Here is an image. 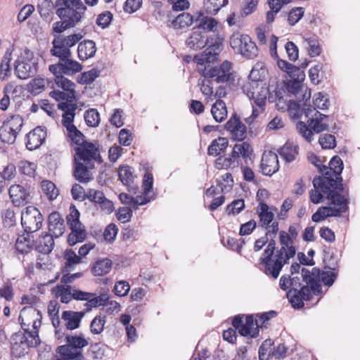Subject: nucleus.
Here are the masks:
<instances>
[{
	"instance_id": "nucleus-12",
	"label": "nucleus",
	"mask_w": 360,
	"mask_h": 360,
	"mask_svg": "<svg viewBox=\"0 0 360 360\" xmlns=\"http://www.w3.org/2000/svg\"><path fill=\"white\" fill-rule=\"evenodd\" d=\"M75 158L80 162L83 161L85 164H94L93 161L101 163L103 161L98 146L91 142L86 141L82 146L75 147Z\"/></svg>"
},
{
	"instance_id": "nucleus-5",
	"label": "nucleus",
	"mask_w": 360,
	"mask_h": 360,
	"mask_svg": "<svg viewBox=\"0 0 360 360\" xmlns=\"http://www.w3.org/2000/svg\"><path fill=\"white\" fill-rule=\"evenodd\" d=\"M290 279L292 288L287 292V297L294 308L301 309L304 307V300H311L314 293L309 285H302L299 276L290 277Z\"/></svg>"
},
{
	"instance_id": "nucleus-27",
	"label": "nucleus",
	"mask_w": 360,
	"mask_h": 360,
	"mask_svg": "<svg viewBox=\"0 0 360 360\" xmlns=\"http://www.w3.org/2000/svg\"><path fill=\"white\" fill-rule=\"evenodd\" d=\"M84 313V311H64L61 318L66 322V328L70 330L78 328Z\"/></svg>"
},
{
	"instance_id": "nucleus-36",
	"label": "nucleus",
	"mask_w": 360,
	"mask_h": 360,
	"mask_svg": "<svg viewBox=\"0 0 360 360\" xmlns=\"http://www.w3.org/2000/svg\"><path fill=\"white\" fill-rule=\"evenodd\" d=\"M112 266V262L110 259L105 258L98 260L91 268L92 274L96 276H101L108 274Z\"/></svg>"
},
{
	"instance_id": "nucleus-11",
	"label": "nucleus",
	"mask_w": 360,
	"mask_h": 360,
	"mask_svg": "<svg viewBox=\"0 0 360 360\" xmlns=\"http://www.w3.org/2000/svg\"><path fill=\"white\" fill-rule=\"evenodd\" d=\"M319 172L321 173L322 176H316L314 178L313 186L314 188H321L323 192V187H329V189L338 190L340 192L344 193V187L340 179H337L333 172L330 170L328 167L323 165L319 168Z\"/></svg>"
},
{
	"instance_id": "nucleus-30",
	"label": "nucleus",
	"mask_w": 360,
	"mask_h": 360,
	"mask_svg": "<svg viewBox=\"0 0 360 360\" xmlns=\"http://www.w3.org/2000/svg\"><path fill=\"white\" fill-rule=\"evenodd\" d=\"M96 52V44L92 40H84L78 45V57L82 60H85L88 58L94 57Z\"/></svg>"
},
{
	"instance_id": "nucleus-14",
	"label": "nucleus",
	"mask_w": 360,
	"mask_h": 360,
	"mask_svg": "<svg viewBox=\"0 0 360 360\" xmlns=\"http://www.w3.org/2000/svg\"><path fill=\"white\" fill-rule=\"evenodd\" d=\"M49 70L53 75H72L82 70V65L72 57L59 60L58 63L49 65Z\"/></svg>"
},
{
	"instance_id": "nucleus-62",
	"label": "nucleus",
	"mask_w": 360,
	"mask_h": 360,
	"mask_svg": "<svg viewBox=\"0 0 360 360\" xmlns=\"http://www.w3.org/2000/svg\"><path fill=\"white\" fill-rule=\"evenodd\" d=\"M99 75L100 70L96 68H92L91 70L82 74L79 82L84 84H89L92 83L96 78L99 76Z\"/></svg>"
},
{
	"instance_id": "nucleus-56",
	"label": "nucleus",
	"mask_w": 360,
	"mask_h": 360,
	"mask_svg": "<svg viewBox=\"0 0 360 360\" xmlns=\"http://www.w3.org/2000/svg\"><path fill=\"white\" fill-rule=\"evenodd\" d=\"M4 124L18 134L23 125V120L20 115H14L7 121L4 122Z\"/></svg>"
},
{
	"instance_id": "nucleus-23",
	"label": "nucleus",
	"mask_w": 360,
	"mask_h": 360,
	"mask_svg": "<svg viewBox=\"0 0 360 360\" xmlns=\"http://www.w3.org/2000/svg\"><path fill=\"white\" fill-rule=\"evenodd\" d=\"M48 221L49 233H51L54 238H58L63 234L65 231L64 220L58 212L51 213Z\"/></svg>"
},
{
	"instance_id": "nucleus-31",
	"label": "nucleus",
	"mask_w": 360,
	"mask_h": 360,
	"mask_svg": "<svg viewBox=\"0 0 360 360\" xmlns=\"http://www.w3.org/2000/svg\"><path fill=\"white\" fill-rule=\"evenodd\" d=\"M278 153L286 162L294 161L299 153V146L292 142L287 141L278 150Z\"/></svg>"
},
{
	"instance_id": "nucleus-47",
	"label": "nucleus",
	"mask_w": 360,
	"mask_h": 360,
	"mask_svg": "<svg viewBox=\"0 0 360 360\" xmlns=\"http://www.w3.org/2000/svg\"><path fill=\"white\" fill-rule=\"evenodd\" d=\"M54 8H56V3L53 4L51 0H38L37 9L43 18L49 16Z\"/></svg>"
},
{
	"instance_id": "nucleus-33",
	"label": "nucleus",
	"mask_w": 360,
	"mask_h": 360,
	"mask_svg": "<svg viewBox=\"0 0 360 360\" xmlns=\"http://www.w3.org/2000/svg\"><path fill=\"white\" fill-rule=\"evenodd\" d=\"M239 334L241 336H248L255 338L259 335V328L257 322H255L253 316L248 315L245 319V323L240 328Z\"/></svg>"
},
{
	"instance_id": "nucleus-19",
	"label": "nucleus",
	"mask_w": 360,
	"mask_h": 360,
	"mask_svg": "<svg viewBox=\"0 0 360 360\" xmlns=\"http://www.w3.org/2000/svg\"><path fill=\"white\" fill-rule=\"evenodd\" d=\"M94 167V164H85L79 161L76 158L74 159L73 176L80 183H88L93 179L90 169Z\"/></svg>"
},
{
	"instance_id": "nucleus-1",
	"label": "nucleus",
	"mask_w": 360,
	"mask_h": 360,
	"mask_svg": "<svg viewBox=\"0 0 360 360\" xmlns=\"http://www.w3.org/2000/svg\"><path fill=\"white\" fill-rule=\"evenodd\" d=\"M56 13L60 19L53 24V33L60 34L75 27L84 18L86 6L81 0H57Z\"/></svg>"
},
{
	"instance_id": "nucleus-60",
	"label": "nucleus",
	"mask_w": 360,
	"mask_h": 360,
	"mask_svg": "<svg viewBox=\"0 0 360 360\" xmlns=\"http://www.w3.org/2000/svg\"><path fill=\"white\" fill-rule=\"evenodd\" d=\"M307 41L309 49V54L311 57H316L320 55L321 49L319 45V42L316 37H309L304 39Z\"/></svg>"
},
{
	"instance_id": "nucleus-28",
	"label": "nucleus",
	"mask_w": 360,
	"mask_h": 360,
	"mask_svg": "<svg viewBox=\"0 0 360 360\" xmlns=\"http://www.w3.org/2000/svg\"><path fill=\"white\" fill-rule=\"evenodd\" d=\"M22 235L18 236L15 241V248L18 252L24 254L28 252L34 245V240L31 232L25 231Z\"/></svg>"
},
{
	"instance_id": "nucleus-17",
	"label": "nucleus",
	"mask_w": 360,
	"mask_h": 360,
	"mask_svg": "<svg viewBox=\"0 0 360 360\" xmlns=\"http://www.w3.org/2000/svg\"><path fill=\"white\" fill-rule=\"evenodd\" d=\"M224 127L226 131L230 132L231 138L234 140L243 141L246 137V126L242 123L240 117L236 113L231 115Z\"/></svg>"
},
{
	"instance_id": "nucleus-44",
	"label": "nucleus",
	"mask_w": 360,
	"mask_h": 360,
	"mask_svg": "<svg viewBox=\"0 0 360 360\" xmlns=\"http://www.w3.org/2000/svg\"><path fill=\"white\" fill-rule=\"evenodd\" d=\"M41 187L43 193L49 200H55L59 194L56 185L50 181H43Z\"/></svg>"
},
{
	"instance_id": "nucleus-8",
	"label": "nucleus",
	"mask_w": 360,
	"mask_h": 360,
	"mask_svg": "<svg viewBox=\"0 0 360 360\" xmlns=\"http://www.w3.org/2000/svg\"><path fill=\"white\" fill-rule=\"evenodd\" d=\"M37 72V63L34 60V53L26 48L15 61V73L21 79L33 77Z\"/></svg>"
},
{
	"instance_id": "nucleus-13",
	"label": "nucleus",
	"mask_w": 360,
	"mask_h": 360,
	"mask_svg": "<svg viewBox=\"0 0 360 360\" xmlns=\"http://www.w3.org/2000/svg\"><path fill=\"white\" fill-rule=\"evenodd\" d=\"M42 316L40 311L33 307H24L19 316L21 327L25 333L30 332V326L32 325L34 330H38L41 326Z\"/></svg>"
},
{
	"instance_id": "nucleus-6",
	"label": "nucleus",
	"mask_w": 360,
	"mask_h": 360,
	"mask_svg": "<svg viewBox=\"0 0 360 360\" xmlns=\"http://www.w3.org/2000/svg\"><path fill=\"white\" fill-rule=\"evenodd\" d=\"M198 68V72L205 79L215 81L217 83L227 82L231 76L232 63L224 60L219 66L214 65V63H206Z\"/></svg>"
},
{
	"instance_id": "nucleus-42",
	"label": "nucleus",
	"mask_w": 360,
	"mask_h": 360,
	"mask_svg": "<svg viewBox=\"0 0 360 360\" xmlns=\"http://www.w3.org/2000/svg\"><path fill=\"white\" fill-rule=\"evenodd\" d=\"M252 153V148L250 143L248 142H243L241 143H236L233 146V153L237 156V158L242 157L247 162V159Z\"/></svg>"
},
{
	"instance_id": "nucleus-59",
	"label": "nucleus",
	"mask_w": 360,
	"mask_h": 360,
	"mask_svg": "<svg viewBox=\"0 0 360 360\" xmlns=\"http://www.w3.org/2000/svg\"><path fill=\"white\" fill-rule=\"evenodd\" d=\"M319 142L323 149H331L336 146V140L334 135L325 134L320 136Z\"/></svg>"
},
{
	"instance_id": "nucleus-39",
	"label": "nucleus",
	"mask_w": 360,
	"mask_h": 360,
	"mask_svg": "<svg viewBox=\"0 0 360 360\" xmlns=\"http://www.w3.org/2000/svg\"><path fill=\"white\" fill-rule=\"evenodd\" d=\"M266 75L267 69L264 63H257L252 68L249 75V79L263 84V81L264 80Z\"/></svg>"
},
{
	"instance_id": "nucleus-24",
	"label": "nucleus",
	"mask_w": 360,
	"mask_h": 360,
	"mask_svg": "<svg viewBox=\"0 0 360 360\" xmlns=\"http://www.w3.org/2000/svg\"><path fill=\"white\" fill-rule=\"evenodd\" d=\"M193 22L196 23V30L207 31L212 30L217 26V22L213 18L205 16L201 11H197L193 14Z\"/></svg>"
},
{
	"instance_id": "nucleus-43",
	"label": "nucleus",
	"mask_w": 360,
	"mask_h": 360,
	"mask_svg": "<svg viewBox=\"0 0 360 360\" xmlns=\"http://www.w3.org/2000/svg\"><path fill=\"white\" fill-rule=\"evenodd\" d=\"M237 156L234 155L233 152L230 157H219L215 161V165L217 169H228L230 167H236L238 165Z\"/></svg>"
},
{
	"instance_id": "nucleus-46",
	"label": "nucleus",
	"mask_w": 360,
	"mask_h": 360,
	"mask_svg": "<svg viewBox=\"0 0 360 360\" xmlns=\"http://www.w3.org/2000/svg\"><path fill=\"white\" fill-rule=\"evenodd\" d=\"M56 288L58 291L56 295L57 297H60V300L62 303L68 304L73 299V288L70 285H58Z\"/></svg>"
},
{
	"instance_id": "nucleus-32",
	"label": "nucleus",
	"mask_w": 360,
	"mask_h": 360,
	"mask_svg": "<svg viewBox=\"0 0 360 360\" xmlns=\"http://www.w3.org/2000/svg\"><path fill=\"white\" fill-rule=\"evenodd\" d=\"M118 176L123 185L133 189L134 180L136 177L134 169L128 165H121L118 168Z\"/></svg>"
},
{
	"instance_id": "nucleus-48",
	"label": "nucleus",
	"mask_w": 360,
	"mask_h": 360,
	"mask_svg": "<svg viewBox=\"0 0 360 360\" xmlns=\"http://www.w3.org/2000/svg\"><path fill=\"white\" fill-rule=\"evenodd\" d=\"M274 342L271 339L264 340L259 349V360H269L270 356H273Z\"/></svg>"
},
{
	"instance_id": "nucleus-64",
	"label": "nucleus",
	"mask_w": 360,
	"mask_h": 360,
	"mask_svg": "<svg viewBox=\"0 0 360 360\" xmlns=\"http://www.w3.org/2000/svg\"><path fill=\"white\" fill-rule=\"evenodd\" d=\"M297 129L300 134L303 136L306 141L311 142L313 139V131L311 128L302 121H300L297 124Z\"/></svg>"
},
{
	"instance_id": "nucleus-7",
	"label": "nucleus",
	"mask_w": 360,
	"mask_h": 360,
	"mask_svg": "<svg viewBox=\"0 0 360 360\" xmlns=\"http://www.w3.org/2000/svg\"><path fill=\"white\" fill-rule=\"evenodd\" d=\"M70 213L67 215V224L71 230L68 237L69 245L73 246L77 243L84 241L86 237L84 226L79 221V212L74 205L70 207Z\"/></svg>"
},
{
	"instance_id": "nucleus-15",
	"label": "nucleus",
	"mask_w": 360,
	"mask_h": 360,
	"mask_svg": "<svg viewBox=\"0 0 360 360\" xmlns=\"http://www.w3.org/2000/svg\"><path fill=\"white\" fill-rule=\"evenodd\" d=\"M223 48L222 39L217 38L214 43L207 48L201 53L193 57V61L198 65H202L206 63H214Z\"/></svg>"
},
{
	"instance_id": "nucleus-37",
	"label": "nucleus",
	"mask_w": 360,
	"mask_h": 360,
	"mask_svg": "<svg viewBox=\"0 0 360 360\" xmlns=\"http://www.w3.org/2000/svg\"><path fill=\"white\" fill-rule=\"evenodd\" d=\"M229 141L225 137H218L213 140L209 146L207 152L210 155L217 156L228 146Z\"/></svg>"
},
{
	"instance_id": "nucleus-3",
	"label": "nucleus",
	"mask_w": 360,
	"mask_h": 360,
	"mask_svg": "<svg viewBox=\"0 0 360 360\" xmlns=\"http://www.w3.org/2000/svg\"><path fill=\"white\" fill-rule=\"evenodd\" d=\"M302 281L309 285L314 295H319L321 292V281L325 285L331 286L337 278L338 274L334 271H321L319 268L314 267L311 271L302 268Z\"/></svg>"
},
{
	"instance_id": "nucleus-21",
	"label": "nucleus",
	"mask_w": 360,
	"mask_h": 360,
	"mask_svg": "<svg viewBox=\"0 0 360 360\" xmlns=\"http://www.w3.org/2000/svg\"><path fill=\"white\" fill-rule=\"evenodd\" d=\"M46 137V130L42 127H37L27 134L26 148L30 150L38 148Z\"/></svg>"
},
{
	"instance_id": "nucleus-35",
	"label": "nucleus",
	"mask_w": 360,
	"mask_h": 360,
	"mask_svg": "<svg viewBox=\"0 0 360 360\" xmlns=\"http://www.w3.org/2000/svg\"><path fill=\"white\" fill-rule=\"evenodd\" d=\"M211 113L216 122H223L227 117V109L224 101L221 99L217 100L212 106Z\"/></svg>"
},
{
	"instance_id": "nucleus-45",
	"label": "nucleus",
	"mask_w": 360,
	"mask_h": 360,
	"mask_svg": "<svg viewBox=\"0 0 360 360\" xmlns=\"http://www.w3.org/2000/svg\"><path fill=\"white\" fill-rule=\"evenodd\" d=\"M54 76V82L58 87L62 88L63 90L75 95V83L63 77V75H56Z\"/></svg>"
},
{
	"instance_id": "nucleus-55",
	"label": "nucleus",
	"mask_w": 360,
	"mask_h": 360,
	"mask_svg": "<svg viewBox=\"0 0 360 360\" xmlns=\"http://www.w3.org/2000/svg\"><path fill=\"white\" fill-rule=\"evenodd\" d=\"M17 134L4 124L0 128V139L2 142L12 144L15 142Z\"/></svg>"
},
{
	"instance_id": "nucleus-40",
	"label": "nucleus",
	"mask_w": 360,
	"mask_h": 360,
	"mask_svg": "<svg viewBox=\"0 0 360 360\" xmlns=\"http://www.w3.org/2000/svg\"><path fill=\"white\" fill-rule=\"evenodd\" d=\"M193 23V15L188 13H182L177 15L172 22L175 29H183L191 26Z\"/></svg>"
},
{
	"instance_id": "nucleus-41",
	"label": "nucleus",
	"mask_w": 360,
	"mask_h": 360,
	"mask_svg": "<svg viewBox=\"0 0 360 360\" xmlns=\"http://www.w3.org/2000/svg\"><path fill=\"white\" fill-rule=\"evenodd\" d=\"M228 4V0H204L205 11L211 15H216L219 11Z\"/></svg>"
},
{
	"instance_id": "nucleus-57",
	"label": "nucleus",
	"mask_w": 360,
	"mask_h": 360,
	"mask_svg": "<svg viewBox=\"0 0 360 360\" xmlns=\"http://www.w3.org/2000/svg\"><path fill=\"white\" fill-rule=\"evenodd\" d=\"M56 37L69 49L74 46L83 38V35L81 33H75L68 36L59 34Z\"/></svg>"
},
{
	"instance_id": "nucleus-50",
	"label": "nucleus",
	"mask_w": 360,
	"mask_h": 360,
	"mask_svg": "<svg viewBox=\"0 0 360 360\" xmlns=\"http://www.w3.org/2000/svg\"><path fill=\"white\" fill-rule=\"evenodd\" d=\"M67 136L71 142L77 146L86 142L84 135L75 127L67 131Z\"/></svg>"
},
{
	"instance_id": "nucleus-34",
	"label": "nucleus",
	"mask_w": 360,
	"mask_h": 360,
	"mask_svg": "<svg viewBox=\"0 0 360 360\" xmlns=\"http://www.w3.org/2000/svg\"><path fill=\"white\" fill-rule=\"evenodd\" d=\"M269 210V207L266 203H261L257 208L259 225L265 229H267V226L273 221L274 217V214Z\"/></svg>"
},
{
	"instance_id": "nucleus-2",
	"label": "nucleus",
	"mask_w": 360,
	"mask_h": 360,
	"mask_svg": "<svg viewBox=\"0 0 360 360\" xmlns=\"http://www.w3.org/2000/svg\"><path fill=\"white\" fill-rule=\"evenodd\" d=\"M40 344L38 330L32 332L18 331L11 338V354L15 358H20L28 353L30 347H35Z\"/></svg>"
},
{
	"instance_id": "nucleus-26",
	"label": "nucleus",
	"mask_w": 360,
	"mask_h": 360,
	"mask_svg": "<svg viewBox=\"0 0 360 360\" xmlns=\"http://www.w3.org/2000/svg\"><path fill=\"white\" fill-rule=\"evenodd\" d=\"M260 264L262 266L263 272L266 276L276 279L285 264L278 259H272L269 261L260 262Z\"/></svg>"
},
{
	"instance_id": "nucleus-52",
	"label": "nucleus",
	"mask_w": 360,
	"mask_h": 360,
	"mask_svg": "<svg viewBox=\"0 0 360 360\" xmlns=\"http://www.w3.org/2000/svg\"><path fill=\"white\" fill-rule=\"evenodd\" d=\"M262 87H265L264 84L249 79L248 82L243 85L242 89L248 97H252L254 96L255 92L259 91Z\"/></svg>"
},
{
	"instance_id": "nucleus-61",
	"label": "nucleus",
	"mask_w": 360,
	"mask_h": 360,
	"mask_svg": "<svg viewBox=\"0 0 360 360\" xmlns=\"http://www.w3.org/2000/svg\"><path fill=\"white\" fill-rule=\"evenodd\" d=\"M304 8L302 7L293 8L288 13V21L289 25H295L304 15Z\"/></svg>"
},
{
	"instance_id": "nucleus-51",
	"label": "nucleus",
	"mask_w": 360,
	"mask_h": 360,
	"mask_svg": "<svg viewBox=\"0 0 360 360\" xmlns=\"http://www.w3.org/2000/svg\"><path fill=\"white\" fill-rule=\"evenodd\" d=\"M105 316H96L91 322L90 330L94 335L101 334L105 324Z\"/></svg>"
},
{
	"instance_id": "nucleus-58",
	"label": "nucleus",
	"mask_w": 360,
	"mask_h": 360,
	"mask_svg": "<svg viewBox=\"0 0 360 360\" xmlns=\"http://www.w3.org/2000/svg\"><path fill=\"white\" fill-rule=\"evenodd\" d=\"M16 167L13 163H8L4 167L2 172H0L4 181L8 184V182L12 181L16 176Z\"/></svg>"
},
{
	"instance_id": "nucleus-49",
	"label": "nucleus",
	"mask_w": 360,
	"mask_h": 360,
	"mask_svg": "<svg viewBox=\"0 0 360 360\" xmlns=\"http://www.w3.org/2000/svg\"><path fill=\"white\" fill-rule=\"evenodd\" d=\"M328 168L333 172L337 179H340V181H342L341 173L343 169V162L339 156L335 155L333 158H332L329 162V167Z\"/></svg>"
},
{
	"instance_id": "nucleus-53",
	"label": "nucleus",
	"mask_w": 360,
	"mask_h": 360,
	"mask_svg": "<svg viewBox=\"0 0 360 360\" xmlns=\"http://www.w3.org/2000/svg\"><path fill=\"white\" fill-rule=\"evenodd\" d=\"M84 120L87 126L91 127H96L99 124V113L96 109H89L85 112Z\"/></svg>"
},
{
	"instance_id": "nucleus-22",
	"label": "nucleus",
	"mask_w": 360,
	"mask_h": 360,
	"mask_svg": "<svg viewBox=\"0 0 360 360\" xmlns=\"http://www.w3.org/2000/svg\"><path fill=\"white\" fill-rule=\"evenodd\" d=\"M208 43V37L206 32L195 30L192 32L186 40L188 48L197 51L204 48Z\"/></svg>"
},
{
	"instance_id": "nucleus-16",
	"label": "nucleus",
	"mask_w": 360,
	"mask_h": 360,
	"mask_svg": "<svg viewBox=\"0 0 360 360\" xmlns=\"http://www.w3.org/2000/svg\"><path fill=\"white\" fill-rule=\"evenodd\" d=\"M269 93L267 87H262L258 91H255L254 96L248 97L253 101L252 112L250 117L245 119L246 122L250 123L252 120L258 117L260 112L265 110L266 103V96Z\"/></svg>"
},
{
	"instance_id": "nucleus-29",
	"label": "nucleus",
	"mask_w": 360,
	"mask_h": 360,
	"mask_svg": "<svg viewBox=\"0 0 360 360\" xmlns=\"http://www.w3.org/2000/svg\"><path fill=\"white\" fill-rule=\"evenodd\" d=\"M52 48L50 51L53 56L57 57L59 60H63L64 58L72 57L70 49L66 46L63 42L56 36L52 41Z\"/></svg>"
},
{
	"instance_id": "nucleus-20",
	"label": "nucleus",
	"mask_w": 360,
	"mask_h": 360,
	"mask_svg": "<svg viewBox=\"0 0 360 360\" xmlns=\"http://www.w3.org/2000/svg\"><path fill=\"white\" fill-rule=\"evenodd\" d=\"M323 193L326 195L327 199L330 201V204L337 206L336 210L341 214L348 210V200L344 195H341L340 191L335 189H329V187L324 186Z\"/></svg>"
},
{
	"instance_id": "nucleus-18",
	"label": "nucleus",
	"mask_w": 360,
	"mask_h": 360,
	"mask_svg": "<svg viewBox=\"0 0 360 360\" xmlns=\"http://www.w3.org/2000/svg\"><path fill=\"white\" fill-rule=\"evenodd\" d=\"M260 168L264 175L272 176L279 169L278 155L271 150L264 151L261 160Z\"/></svg>"
},
{
	"instance_id": "nucleus-25",
	"label": "nucleus",
	"mask_w": 360,
	"mask_h": 360,
	"mask_svg": "<svg viewBox=\"0 0 360 360\" xmlns=\"http://www.w3.org/2000/svg\"><path fill=\"white\" fill-rule=\"evenodd\" d=\"M54 236L49 233H42L34 241L35 250L42 254L50 253L54 246Z\"/></svg>"
},
{
	"instance_id": "nucleus-10",
	"label": "nucleus",
	"mask_w": 360,
	"mask_h": 360,
	"mask_svg": "<svg viewBox=\"0 0 360 360\" xmlns=\"http://www.w3.org/2000/svg\"><path fill=\"white\" fill-rule=\"evenodd\" d=\"M44 217L39 210L34 206L25 207L21 212V224L25 231L34 233L42 226Z\"/></svg>"
},
{
	"instance_id": "nucleus-9",
	"label": "nucleus",
	"mask_w": 360,
	"mask_h": 360,
	"mask_svg": "<svg viewBox=\"0 0 360 360\" xmlns=\"http://www.w3.org/2000/svg\"><path fill=\"white\" fill-rule=\"evenodd\" d=\"M230 45L247 59H253L258 55L257 46L247 34H233L230 39Z\"/></svg>"
},
{
	"instance_id": "nucleus-63",
	"label": "nucleus",
	"mask_w": 360,
	"mask_h": 360,
	"mask_svg": "<svg viewBox=\"0 0 360 360\" xmlns=\"http://www.w3.org/2000/svg\"><path fill=\"white\" fill-rule=\"evenodd\" d=\"M245 207V202L243 199H238L233 200L226 207V212L229 215L230 214H238Z\"/></svg>"
},
{
	"instance_id": "nucleus-38",
	"label": "nucleus",
	"mask_w": 360,
	"mask_h": 360,
	"mask_svg": "<svg viewBox=\"0 0 360 360\" xmlns=\"http://www.w3.org/2000/svg\"><path fill=\"white\" fill-rule=\"evenodd\" d=\"M64 259H65L64 269L67 272L74 270L75 265L82 262V257L77 255L71 249L65 250Z\"/></svg>"
},
{
	"instance_id": "nucleus-54",
	"label": "nucleus",
	"mask_w": 360,
	"mask_h": 360,
	"mask_svg": "<svg viewBox=\"0 0 360 360\" xmlns=\"http://www.w3.org/2000/svg\"><path fill=\"white\" fill-rule=\"evenodd\" d=\"M36 165L27 160H21L18 165V171L21 174L32 177L35 174Z\"/></svg>"
},
{
	"instance_id": "nucleus-4",
	"label": "nucleus",
	"mask_w": 360,
	"mask_h": 360,
	"mask_svg": "<svg viewBox=\"0 0 360 360\" xmlns=\"http://www.w3.org/2000/svg\"><path fill=\"white\" fill-rule=\"evenodd\" d=\"M67 345L59 346L57 352L66 360H83L82 348L88 345V341L82 335L65 336Z\"/></svg>"
}]
</instances>
